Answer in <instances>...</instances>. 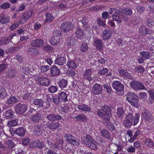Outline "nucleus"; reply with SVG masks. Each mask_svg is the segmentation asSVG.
Instances as JSON below:
<instances>
[{
	"instance_id": "1",
	"label": "nucleus",
	"mask_w": 154,
	"mask_h": 154,
	"mask_svg": "<svg viewBox=\"0 0 154 154\" xmlns=\"http://www.w3.org/2000/svg\"><path fill=\"white\" fill-rule=\"evenodd\" d=\"M111 112L109 107L107 105H105L97 111V114L101 118L109 122L110 119L109 114Z\"/></svg>"
},
{
	"instance_id": "2",
	"label": "nucleus",
	"mask_w": 154,
	"mask_h": 154,
	"mask_svg": "<svg viewBox=\"0 0 154 154\" xmlns=\"http://www.w3.org/2000/svg\"><path fill=\"white\" fill-rule=\"evenodd\" d=\"M126 99L132 105L136 107L137 106L138 97L134 93L129 92L127 95Z\"/></svg>"
},
{
	"instance_id": "3",
	"label": "nucleus",
	"mask_w": 154,
	"mask_h": 154,
	"mask_svg": "<svg viewBox=\"0 0 154 154\" xmlns=\"http://www.w3.org/2000/svg\"><path fill=\"white\" fill-rule=\"evenodd\" d=\"M131 87L135 91L138 90H146V88L141 82L138 81L133 80L130 83Z\"/></svg>"
},
{
	"instance_id": "4",
	"label": "nucleus",
	"mask_w": 154,
	"mask_h": 154,
	"mask_svg": "<svg viewBox=\"0 0 154 154\" xmlns=\"http://www.w3.org/2000/svg\"><path fill=\"white\" fill-rule=\"evenodd\" d=\"M74 27V25L71 22H65L61 24L60 28L61 31L66 32L72 30Z\"/></svg>"
},
{
	"instance_id": "5",
	"label": "nucleus",
	"mask_w": 154,
	"mask_h": 154,
	"mask_svg": "<svg viewBox=\"0 0 154 154\" xmlns=\"http://www.w3.org/2000/svg\"><path fill=\"white\" fill-rule=\"evenodd\" d=\"M61 36L60 32L59 30H56L54 33V36H53L51 40L50 43L53 45H55L58 43Z\"/></svg>"
},
{
	"instance_id": "6",
	"label": "nucleus",
	"mask_w": 154,
	"mask_h": 154,
	"mask_svg": "<svg viewBox=\"0 0 154 154\" xmlns=\"http://www.w3.org/2000/svg\"><path fill=\"white\" fill-rule=\"evenodd\" d=\"M14 107L15 111L18 114H23L26 112L27 109L26 105L20 103L16 104Z\"/></svg>"
},
{
	"instance_id": "7",
	"label": "nucleus",
	"mask_w": 154,
	"mask_h": 154,
	"mask_svg": "<svg viewBox=\"0 0 154 154\" xmlns=\"http://www.w3.org/2000/svg\"><path fill=\"white\" fill-rule=\"evenodd\" d=\"M140 115L139 113H136L135 116L134 117L133 114L131 113H129L126 115V118L128 119L133 120V124L135 125L138 122L139 120Z\"/></svg>"
},
{
	"instance_id": "8",
	"label": "nucleus",
	"mask_w": 154,
	"mask_h": 154,
	"mask_svg": "<svg viewBox=\"0 0 154 154\" xmlns=\"http://www.w3.org/2000/svg\"><path fill=\"white\" fill-rule=\"evenodd\" d=\"M36 81L41 86H48L50 84V80L45 77H39L36 79Z\"/></svg>"
},
{
	"instance_id": "9",
	"label": "nucleus",
	"mask_w": 154,
	"mask_h": 154,
	"mask_svg": "<svg viewBox=\"0 0 154 154\" xmlns=\"http://www.w3.org/2000/svg\"><path fill=\"white\" fill-rule=\"evenodd\" d=\"M29 146L31 148H35L37 149H42L45 146V144L44 142L38 140L30 143Z\"/></svg>"
},
{
	"instance_id": "10",
	"label": "nucleus",
	"mask_w": 154,
	"mask_h": 154,
	"mask_svg": "<svg viewBox=\"0 0 154 154\" xmlns=\"http://www.w3.org/2000/svg\"><path fill=\"white\" fill-rule=\"evenodd\" d=\"M32 12L31 11H29L25 13L20 17L19 20V22L21 24H23L26 22L31 17Z\"/></svg>"
},
{
	"instance_id": "11",
	"label": "nucleus",
	"mask_w": 154,
	"mask_h": 154,
	"mask_svg": "<svg viewBox=\"0 0 154 154\" xmlns=\"http://www.w3.org/2000/svg\"><path fill=\"white\" fill-rule=\"evenodd\" d=\"M102 90V86L99 84L96 83L91 89V92L94 95L100 94Z\"/></svg>"
},
{
	"instance_id": "12",
	"label": "nucleus",
	"mask_w": 154,
	"mask_h": 154,
	"mask_svg": "<svg viewBox=\"0 0 154 154\" xmlns=\"http://www.w3.org/2000/svg\"><path fill=\"white\" fill-rule=\"evenodd\" d=\"M46 118L51 122H53L57 120L61 119L62 117L59 115L51 113L47 115Z\"/></svg>"
},
{
	"instance_id": "13",
	"label": "nucleus",
	"mask_w": 154,
	"mask_h": 154,
	"mask_svg": "<svg viewBox=\"0 0 154 154\" xmlns=\"http://www.w3.org/2000/svg\"><path fill=\"white\" fill-rule=\"evenodd\" d=\"M113 88L117 92L120 91L124 88V86L120 82L118 81H114L112 84Z\"/></svg>"
},
{
	"instance_id": "14",
	"label": "nucleus",
	"mask_w": 154,
	"mask_h": 154,
	"mask_svg": "<svg viewBox=\"0 0 154 154\" xmlns=\"http://www.w3.org/2000/svg\"><path fill=\"white\" fill-rule=\"evenodd\" d=\"M139 32L140 34L143 35L152 33V32L151 30L149 29L144 26H140L139 29Z\"/></svg>"
},
{
	"instance_id": "15",
	"label": "nucleus",
	"mask_w": 154,
	"mask_h": 154,
	"mask_svg": "<svg viewBox=\"0 0 154 154\" xmlns=\"http://www.w3.org/2000/svg\"><path fill=\"white\" fill-rule=\"evenodd\" d=\"M32 46L35 47H41L43 45L44 42L41 39H37L32 41L30 42Z\"/></svg>"
},
{
	"instance_id": "16",
	"label": "nucleus",
	"mask_w": 154,
	"mask_h": 154,
	"mask_svg": "<svg viewBox=\"0 0 154 154\" xmlns=\"http://www.w3.org/2000/svg\"><path fill=\"white\" fill-rule=\"evenodd\" d=\"M94 45L97 49L100 50H101L102 49L103 44L102 40L97 38H94Z\"/></svg>"
},
{
	"instance_id": "17",
	"label": "nucleus",
	"mask_w": 154,
	"mask_h": 154,
	"mask_svg": "<svg viewBox=\"0 0 154 154\" xmlns=\"http://www.w3.org/2000/svg\"><path fill=\"white\" fill-rule=\"evenodd\" d=\"M92 74V71L91 69H86L83 74V78L85 79H87L90 82L91 81L93 80L91 77Z\"/></svg>"
},
{
	"instance_id": "18",
	"label": "nucleus",
	"mask_w": 154,
	"mask_h": 154,
	"mask_svg": "<svg viewBox=\"0 0 154 154\" xmlns=\"http://www.w3.org/2000/svg\"><path fill=\"white\" fill-rule=\"evenodd\" d=\"M50 72V76L52 77H54L59 75L60 73V70L55 66L51 68Z\"/></svg>"
},
{
	"instance_id": "19",
	"label": "nucleus",
	"mask_w": 154,
	"mask_h": 154,
	"mask_svg": "<svg viewBox=\"0 0 154 154\" xmlns=\"http://www.w3.org/2000/svg\"><path fill=\"white\" fill-rule=\"evenodd\" d=\"M119 72L121 76L130 79L132 78V76L125 69H120L119 70Z\"/></svg>"
},
{
	"instance_id": "20",
	"label": "nucleus",
	"mask_w": 154,
	"mask_h": 154,
	"mask_svg": "<svg viewBox=\"0 0 154 154\" xmlns=\"http://www.w3.org/2000/svg\"><path fill=\"white\" fill-rule=\"evenodd\" d=\"M142 117L146 121H150L152 119V114L150 112L146 111L143 113Z\"/></svg>"
},
{
	"instance_id": "21",
	"label": "nucleus",
	"mask_w": 154,
	"mask_h": 154,
	"mask_svg": "<svg viewBox=\"0 0 154 154\" xmlns=\"http://www.w3.org/2000/svg\"><path fill=\"white\" fill-rule=\"evenodd\" d=\"M78 108L80 110L85 112H90L91 111V108L85 104L78 105Z\"/></svg>"
},
{
	"instance_id": "22",
	"label": "nucleus",
	"mask_w": 154,
	"mask_h": 154,
	"mask_svg": "<svg viewBox=\"0 0 154 154\" xmlns=\"http://www.w3.org/2000/svg\"><path fill=\"white\" fill-rule=\"evenodd\" d=\"M10 19L9 17H5L3 14H0V23H1L3 24L8 23L10 21Z\"/></svg>"
},
{
	"instance_id": "23",
	"label": "nucleus",
	"mask_w": 154,
	"mask_h": 154,
	"mask_svg": "<svg viewBox=\"0 0 154 154\" xmlns=\"http://www.w3.org/2000/svg\"><path fill=\"white\" fill-rule=\"evenodd\" d=\"M41 126L39 125H35L32 128V130L34 134L37 135H39L41 134L42 131L41 130Z\"/></svg>"
},
{
	"instance_id": "24",
	"label": "nucleus",
	"mask_w": 154,
	"mask_h": 154,
	"mask_svg": "<svg viewBox=\"0 0 154 154\" xmlns=\"http://www.w3.org/2000/svg\"><path fill=\"white\" fill-rule=\"evenodd\" d=\"M66 59L65 57H60L57 58L55 61L56 64L59 65H62L66 63Z\"/></svg>"
},
{
	"instance_id": "25",
	"label": "nucleus",
	"mask_w": 154,
	"mask_h": 154,
	"mask_svg": "<svg viewBox=\"0 0 154 154\" xmlns=\"http://www.w3.org/2000/svg\"><path fill=\"white\" fill-rule=\"evenodd\" d=\"M58 96L61 102H65L67 101V94L65 92H61L59 94Z\"/></svg>"
},
{
	"instance_id": "26",
	"label": "nucleus",
	"mask_w": 154,
	"mask_h": 154,
	"mask_svg": "<svg viewBox=\"0 0 154 154\" xmlns=\"http://www.w3.org/2000/svg\"><path fill=\"white\" fill-rule=\"evenodd\" d=\"M42 119L41 115L39 113H36L35 115H32L31 119L32 121L34 122H38L41 120Z\"/></svg>"
},
{
	"instance_id": "27",
	"label": "nucleus",
	"mask_w": 154,
	"mask_h": 154,
	"mask_svg": "<svg viewBox=\"0 0 154 154\" xmlns=\"http://www.w3.org/2000/svg\"><path fill=\"white\" fill-rule=\"evenodd\" d=\"M26 131L24 128L22 127L16 129L15 133L18 136H23L25 134Z\"/></svg>"
},
{
	"instance_id": "28",
	"label": "nucleus",
	"mask_w": 154,
	"mask_h": 154,
	"mask_svg": "<svg viewBox=\"0 0 154 154\" xmlns=\"http://www.w3.org/2000/svg\"><path fill=\"white\" fill-rule=\"evenodd\" d=\"M27 52L30 53V54L32 56L37 55L39 53L38 50L36 48H30L26 50Z\"/></svg>"
},
{
	"instance_id": "29",
	"label": "nucleus",
	"mask_w": 154,
	"mask_h": 154,
	"mask_svg": "<svg viewBox=\"0 0 154 154\" xmlns=\"http://www.w3.org/2000/svg\"><path fill=\"white\" fill-rule=\"evenodd\" d=\"M75 34L78 38L80 39L82 37L83 35V30L79 27H77L76 29Z\"/></svg>"
},
{
	"instance_id": "30",
	"label": "nucleus",
	"mask_w": 154,
	"mask_h": 154,
	"mask_svg": "<svg viewBox=\"0 0 154 154\" xmlns=\"http://www.w3.org/2000/svg\"><path fill=\"white\" fill-rule=\"evenodd\" d=\"M103 38L104 40H106L109 38L112 33L109 30H104L103 32Z\"/></svg>"
},
{
	"instance_id": "31",
	"label": "nucleus",
	"mask_w": 154,
	"mask_h": 154,
	"mask_svg": "<svg viewBox=\"0 0 154 154\" xmlns=\"http://www.w3.org/2000/svg\"><path fill=\"white\" fill-rule=\"evenodd\" d=\"M16 71L9 69L6 72V75L10 78L14 77L16 75Z\"/></svg>"
},
{
	"instance_id": "32",
	"label": "nucleus",
	"mask_w": 154,
	"mask_h": 154,
	"mask_svg": "<svg viewBox=\"0 0 154 154\" xmlns=\"http://www.w3.org/2000/svg\"><path fill=\"white\" fill-rule=\"evenodd\" d=\"M101 134L102 136L105 138L108 139H111V135L107 130L103 129L101 131Z\"/></svg>"
},
{
	"instance_id": "33",
	"label": "nucleus",
	"mask_w": 154,
	"mask_h": 154,
	"mask_svg": "<svg viewBox=\"0 0 154 154\" xmlns=\"http://www.w3.org/2000/svg\"><path fill=\"white\" fill-rule=\"evenodd\" d=\"M47 126L50 129H55L59 126V124L58 122L51 123L47 125Z\"/></svg>"
},
{
	"instance_id": "34",
	"label": "nucleus",
	"mask_w": 154,
	"mask_h": 154,
	"mask_svg": "<svg viewBox=\"0 0 154 154\" xmlns=\"http://www.w3.org/2000/svg\"><path fill=\"white\" fill-rule=\"evenodd\" d=\"M57 84L61 88H64L66 87L67 85V80L64 79H62L59 81Z\"/></svg>"
},
{
	"instance_id": "35",
	"label": "nucleus",
	"mask_w": 154,
	"mask_h": 154,
	"mask_svg": "<svg viewBox=\"0 0 154 154\" xmlns=\"http://www.w3.org/2000/svg\"><path fill=\"white\" fill-rule=\"evenodd\" d=\"M142 58L144 60L149 59L150 57V53L147 51H143L140 52Z\"/></svg>"
},
{
	"instance_id": "36",
	"label": "nucleus",
	"mask_w": 154,
	"mask_h": 154,
	"mask_svg": "<svg viewBox=\"0 0 154 154\" xmlns=\"http://www.w3.org/2000/svg\"><path fill=\"white\" fill-rule=\"evenodd\" d=\"M46 18L44 21V23H46L47 22H51L54 18L53 15L49 13H47L45 14Z\"/></svg>"
},
{
	"instance_id": "37",
	"label": "nucleus",
	"mask_w": 154,
	"mask_h": 154,
	"mask_svg": "<svg viewBox=\"0 0 154 154\" xmlns=\"http://www.w3.org/2000/svg\"><path fill=\"white\" fill-rule=\"evenodd\" d=\"M75 119L78 121L85 122L87 120L86 117L84 114H79L75 117Z\"/></svg>"
},
{
	"instance_id": "38",
	"label": "nucleus",
	"mask_w": 154,
	"mask_h": 154,
	"mask_svg": "<svg viewBox=\"0 0 154 154\" xmlns=\"http://www.w3.org/2000/svg\"><path fill=\"white\" fill-rule=\"evenodd\" d=\"M18 101V100L16 97L14 96H11L7 100L6 103L11 104L12 103H16Z\"/></svg>"
},
{
	"instance_id": "39",
	"label": "nucleus",
	"mask_w": 154,
	"mask_h": 154,
	"mask_svg": "<svg viewBox=\"0 0 154 154\" xmlns=\"http://www.w3.org/2000/svg\"><path fill=\"white\" fill-rule=\"evenodd\" d=\"M56 140L57 141L54 143V148L55 149L58 148L60 147V145H63V140L57 138L56 139Z\"/></svg>"
},
{
	"instance_id": "40",
	"label": "nucleus",
	"mask_w": 154,
	"mask_h": 154,
	"mask_svg": "<svg viewBox=\"0 0 154 154\" xmlns=\"http://www.w3.org/2000/svg\"><path fill=\"white\" fill-rule=\"evenodd\" d=\"M6 146L9 149H12L14 146V144L13 141L11 140H8L5 142Z\"/></svg>"
},
{
	"instance_id": "41",
	"label": "nucleus",
	"mask_w": 154,
	"mask_h": 154,
	"mask_svg": "<svg viewBox=\"0 0 154 154\" xmlns=\"http://www.w3.org/2000/svg\"><path fill=\"white\" fill-rule=\"evenodd\" d=\"M76 40L73 37H69L67 40V44L70 46L74 45L76 44Z\"/></svg>"
},
{
	"instance_id": "42",
	"label": "nucleus",
	"mask_w": 154,
	"mask_h": 154,
	"mask_svg": "<svg viewBox=\"0 0 154 154\" xmlns=\"http://www.w3.org/2000/svg\"><path fill=\"white\" fill-rule=\"evenodd\" d=\"M121 13L126 15H130L132 14V11L131 9L126 8L124 9H120Z\"/></svg>"
},
{
	"instance_id": "43",
	"label": "nucleus",
	"mask_w": 154,
	"mask_h": 154,
	"mask_svg": "<svg viewBox=\"0 0 154 154\" xmlns=\"http://www.w3.org/2000/svg\"><path fill=\"white\" fill-rule=\"evenodd\" d=\"M33 103L35 105H38L40 107H42L43 106L44 101L42 99H35L33 101Z\"/></svg>"
},
{
	"instance_id": "44",
	"label": "nucleus",
	"mask_w": 154,
	"mask_h": 154,
	"mask_svg": "<svg viewBox=\"0 0 154 154\" xmlns=\"http://www.w3.org/2000/svg\"><path fill=\"white\" fill-rule=\"evenodd\" d=\"M18 120L17 119H13L8 122L7 125L8 127H11L16 126Z\"/></svg>"
},
{
	"instance_id": "45",
	"label": "nucleus",
	"mask_w": 154,
	"mask_h": 154,
	"mask_svg": "<svg viewBox=\"0 0 154 154\" xmlns=\"http://www.w3.org/2000/svg\"><path fill=\"white\" fill-rule=\"evenodd\" d=\"M145 24L147 26L151 27L154 26V22L151 19L147 18L145 22Z\"/></svg>"
},
{
	"instance_id": "46",
	"label": "nucleus",
	"mask_w": 154,
	"mask_h": 154,
	"mask_svg": "<svg viewBox=\"0 0 154 154\" xmlns=\"http://www.w3.org/2000/svg\"><path fill=\"white\" fill-rule=\"evenodd\" d=\"M67 66L69 68L75 69L76 67L75 62L72 60L69 61L67 63Z\"/></svg>"
},
{
	"instance_id": "47",
	"label": "nucleus",
	"mask_w": 154,
	"mask_h": 154,
	"mask_svg": "<svg viewBox=\"0 0 154 154\" xmlns=\"http://www.w3.org/2000/svg\"><path fill=\"white\" fill-rule=\"evenodd\" d=\"M7 95L5 89L2 87H0V97L2 98H3Z\"/></svg>"
},
{
	"instance_id": "48",
	"label": "nucleus",
	"mask_w": 154,
	"mask_h": 154,
	"mask_svg": "<svg viewBox=\"0 0 154 154\" xmlns=\"http://www.w3.org/2000/svg\"><path fill=\"white\" fill-rule=\"evenodd\" d=\"M109 13V14H120L121 13L120 9L118 10L114 8H111L110 9Z\"/></svg>"
},
{
	"instance_id": "49",
	"label": "nucleus",
	"mask_w": 154,
	"mask_h": 154,
	"mask_svg": "<svg viewBox=\"0 0 154 154\" xmlns=\"http://www.w3.org/2000/svg\"><path fill=\"white\" fill-rule=\"evenodd\" d=\"M52 102L55 104L58 105L61 102L58 96H53L51 98Z\"/></svg>"
},
{
	"instance_id": "50",
	"label": "nucleus",
	"mask_w": 154,
	"mask_h": 154,
	"mask_svg": "<svg viewBox=\"0 0 154 154\" xmlns=\"http://www.w3.org/2000/svg\"><path fill=\"white\" fill-rule=\"evenodd\" d=\"M145 144L146 146L150 147L153 146V143L150 139H146L145 140Z\"/></svg>"
},
{
	"instance_id": "51",
	"label": "nucleus",
	"mask_w": 154,
	"mask_h": 154,
	"mask_svg": "<svg viewBox=\"0 0 154 154\" xmlns=\"http://www.w3.org/2000/svg\"><path fill=\"white\" fill-rule=\"evenodd\" d=\"M64 137H66V141L69 142V143L71 142L75 137L69 134H66L64 135Z\"/></svg>"
},
{
	"instance_id": "52",
	"label": "nucleus",
	"mask_w": 154,
	"mask_h": 154,
	"mask_svg": "<svg viewBox=\"0 0 154 154\" xmlns=\"http://www.w3.org/2000/svg\"><path fill=\"white\" fill-rule=\"evenodd\" d=\"M88 48V45L86 43H83L80 47V49L82 52H84L87 51Z\"/></svg>"
},
{
	"instance_id": "53",
	"label": "nucleus",
	"mask_w": 154,
	"mask_h": 154,
	"mask_svg": "<svg viewBox=\"0 0 154 154\" xmlns=\"http://www.w3.org/2000/svg\"><path fill=\"white\" fill-rule=\"evenodd\" d=\"M10 5V4L8 2H4L0 6V8L3 9H6L9 8Z\"/></svg>"
},
{
	"instance_id": "54",
	"label": "nucleus",
	"mask_w": 154,
	"mask_h": 154,
	"mask_svg": "<svg viewBox=\"0 0 154 154\" xmlns=\"http://www.w3.org/2000/svg\"><path fill=\"white\" fill-rule=\"evenodd\" d=\"M80 141L78 139L74 138L73 139L70 143L76 146H78L79 145Z\"/></svg>"
},
{
	"instance_id": "55",
	"label": "nucleus",
	"mask_w": 154,
	"mask_h": 154,
	"mask_svg": "<svg viewBox=\"0 0 154 154\" xmlns=\"http://www.w3.org/2000/svg\"><path fill=\"white\" fill-rule=\"evenodd\" d=\"M61 111L64 113H67L69 110V106L67 104H65L63 106L61 107Z\"/></svg>"
},
{
	"instance_id": "56",
	"label": "nucleus",
	"mask_w": 154,
	"mask_h": 154,
	"mask_svg": "<svg viewBox=\"0 0 154 154\" xmlns=\"http://www.w3.org/2000/svg\"><path fill=\"white\" fill-rule=\"evenodd\" d=\"M57 90V88L55 86L52 85L48 89L49 92L51 93H54Z\"/></svg>"
},
{
	"instance_id": "57",
	"label": "nucleus",
	"mask_w": 154,
	"mask_h": 154,
	"mask_svg": "<svg viewBox=\"0 0 154 154\" xmlns=\"http://www.w3.org/2000/svg\"><path fill=\"white\" fill-rule=\"evenodd\" d=\"M82 23L84 27L85 28H88L89 27V25L88 23L87 19L86 18H83L82 20Z\"/></svg>"
},
{
	"instance_id": "58",
	"label": "nucleus",
	"mask_w": 154,
	"mask_h": 154,
	"mask_svg": "<svg viewBox=\"0 0 154 154\" xmlns=\"http://www.w3.org/2000/svg\"><path fill=\"white\" fill-rule=\"evenodd\" d=\"M125 126L127 128H130L132 124V122L128 119H126L124 121Z\"/></svg>"
},
{
	"instance_id": "59",
	"label": "nucleus",
	"mask_w": 154,
	"mask_h": 154,
	"mask_svg": "<svg viewBox=\"0 0 154 154\" xmlns=\"http://www.w3.org/2000/svg\"><path fill=\"white\" fill-rule=\"evenodd\" d=\"M108 71V70L106 68H100L98 71V73L101 75H104L105 74L107 73Z\"/></svg>"
},
{
	"instance_id": "60",
	"label": "nucleus",
	"mask_w": 154,
	"mask_h": 154,
	"mask_svg": "<svg viewBox=\"0 0 154 154\" xmlns=\"http://www.w3.org/2000/svg\"><path fill=\"white\" fill-rule=\"evenodd\" d=\"M107 128L111 131H113L115 129V126L111 122H109L107 125Z\"/></svg>"
},
{
	"instance_id": "61",
	"label": "nucleus",
	"mask_w": 154,
	"mask_h": 154,
	"mask_svg": "<svg viewBox=\"0 0 154 154\" xmlns=\"http://www.w3.org/2000/svg\"><path fill=\"white\" fill-rule=\"evenodd\" d=\"M40 69L42 72H45L47 71L48 70L50 69V67L49 66H41L40 67Z\"/></svg>"
},
{
	"instance_id": "62",
	"label": "nucleus",
	"mask_w": 154,
	"mask_h": 154,
	"mask_svg": "<svg viewBox=\"0 0 154 154\" xmlns=\"http://www.w3.org/2000/svg\"><path fill=\"white\" fill-rule=\"evenodd\" d=\"M112 18L113 20L116 21L119 23H121L122 22L121 18L116 14L112 15Z\"/></svg>"
},
{
	"instance_id": "63",
	"label": "nucleus",
	"mask_w": 154,
	"mask_h": 154,
	"mask_svg": "<svg viewBox=\"0 0 154 154\" xmlns=\"http://www.w3.org/2000/svg\"><path fill=\"white\" fill-rule=\"evenodd\" d=\"M124 113V110L122 107H119L117 109V114L119 117H121Z\"/></svg>"
},
{
	"instance_id": "64",
	"label": "nucleus",
	"mask_w": 154,
	"mask_h": 154,
	"mask_svg": "<svg viewBox=\"0 0 154 154\" xmlns=\"http://www.w3.org/2000/svg\"><path fill=\"white\" fill-rule=\"evenodd\" d=\"M9 42V41H8V38H5L3 40H0V45H5Z\"/></svg>"
}]
</instances>
